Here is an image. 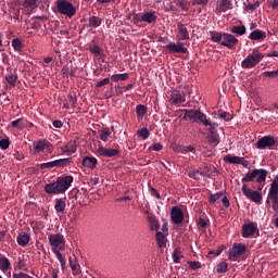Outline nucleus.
I'll return each instance as SVG.
<instances>
[{
  "label": "nucleus",
  "mask_w": 278,
  "mask_h": 278,
  "mask_svg": "<svg viewBox=\"0 0 278 278\" xmlns=\"http://www.w3.org/2000/svg\"><path fill=\"white\" fill-rule=\"evenodd\" d=\"M150 149H153L155 152H160L161 149H163V144H161V142H155V144H152Z\"/></svg>",
  "instance_id": "nucleus-52"
},
{
  "label": "nucleus",
  "mask_w": 278,
  "mask_h": 278,
  "mask_svg": "<svg viewBox=\"0 0 278 278\" xmlns=\"http://www.w3.org/2000/svg\"><path fill=\"white\" fill-rule=\"evenodd\" d=\"M74 182L72 174H66L65 177H58L55 182H48L45 185L46 193H65V190L71 188Z\"/></svg>",
  "instance_id": "nucleus-3"
},
{
  "label": "nucleus",
  "mask_w": 278,
  "mask_h": 278,
  "mask_svg": "<svg viewBox=\"0 0 278 278\" xmlns=\"http://www.w3.org/2000/svg\"><path fill=\"white\" fill-rule=\"evenodd\" d=\"M182 256L184 255H182L181 248H175L172 254L173 262H175L176 264H179L181 262Z\"/></svg>",
  "instance_id": "nucleus-28"
},
{
  "label": "nucleus",
  "mask_w": 278,
  "mask_h": 278,
  "mask_svg": "<svg viewBox=\"0 0 278 278\" xmlns=\"http://www.w3.org/2000/svg\"><path fill=\"white\" fill-rule=\"evenodd\" d=\"M12 46L15 49V51H23L24 42L21 40V37H14L12 40Z\"/></svg>",
  "instance_id": "nucleus-30"
},
{
  "label": "nucleus",
  "mask_w": 278,
  "mask_h": 278,
  "mask_svg": "<svg viewBox=\"0 0 278 278\" xmlns=\"http://www.w3.org/2000/svg\"><path fill=\"white\" fill-rule=\"evenodd\" d=\"M60 275V270H58V268H53V270H51V278H59Z\"/></svg>",
  "instance_id": "nucleus-60"
},
{
  "label": "nucleus",
  "mask_w": 278,
  "mask_h": 278,
  "mask_svg": "<svg viewBox=\"0 0 278 278\" xmlns=\"http://www.w3.org/2000/svg\"><path fill=\"white\" fill-rule=\"evenodd\" d=\"M267 175V168H252V170L247 172L244 177H242L243 195H247V199L260 204L263 199L262 190L266 185Z\"/></svg>",
  "instance_id": "nucleus-1"
},
{
  "label": "nucleus",
  "mask_w": 278,
  "mask_h": 278,
  "mask_svg": "<svg viewBox=\"0 0 278 278\" xmlns=\"http://www.w3.org/2000/svg\"><path fill=\"white\" fill-rule=\"evenodd\" d=\"M278 146V139H275V136H263L262 139L256 141L257 149H271L273 147Z\"/></svg>",
  "instance_id": "nucleus-12"
},
{
  "label": "nucleus",
  "mask_w": 278,
  "mask_h": 278,
  "mask_svg": "<svg viewBox=\"0 0 278 278\" xmlns=\"http://www.w3.org/2000/svg\"><path fill=\"white\" fill-rule=\"evenodd\" d=\"M54 210L56 212H64L66 210V202L64 199H56L54 204Z\"/></svg>",
  "instance_id": "nucleus-29"
},
{
  "label": "nucleus",
  "mask_w": 278,
  "mask_h": 278,
  "mask_svg": "<svg viewBox=\"0 0 278 278\" xmlns=\"http://www.w3.org/2000/svg\"><path fill=\"white\" fill-rule=\"evenodd\" d=\"M227 262H219V265H217V273H227Z\"/></svg>",
  "instance_id": "nucleus-41"
},
{
  "label": "nucleus",
  "mask_w": 278,
  "mask_h": 278,
  "mask_svg": "<svg viewBox=\"0 0 278 278\" xmlns=\"http://www.w3.org/2000/svg\"><path fill=\"white\" fill-rule=\"evenodd\" d=\"M266 204H271L273 210H278V179H273L268 189Z\"/></svg>",
  "instance_id": "nucleus-6"
},
{
  "label": "nucleus",
  "mask_w": 278,
  "mask_h": 278,
  "mask_svg": "<svg viewBox=\"0 0 278 278\" xmlns=\"http://www.w3.org/2000/svg\"><path fill=\"white\" fill-rule=\"evenodd\" d=\"M70 267L72 269H78L79 265H78V262H77V258H73L72 256H70Z\"/></svg>",
  "instance_id": "nucleus-45"
},
{
  "label": "nucleus",
  "mask_w": 278,
  "mask_h": 278,
  "mask_svg": "<svg viewBox=\"0 0 278 278\" xmlns=\"http://www.w3.org/2000/svg\"><path fill=\"white\" fill-rule=\"evenodd\" d=\"M152 229H154L156 232L160 229V220H152Z\"/></svg>",
  "instance_id": "nucleus-59"
},
{
  "label": "nucleus",
  "mask_w": 278,
  "mask_h": 278,
  "mask_svg": "<svg viewBox=\"0 0 278 278\" xmlns=\"http://www.w3.org/2000/svg\"><path fill=\"white\" fill-rule=\"evenodd\" d=\"M264 75H265L267 78H275L276 75H278V71H265V72H264Z\"/></svg>",
  "instance_id": "nucleus-50"
},
{
  "label": "nucleus",
  "mask_w": 278,
  "mask_h": 278,
  "mask_svg": "<svg viewBox=\"0 0 278 278\" xmlns=\"http://www.w3.org/2000/svg\"><path fill=\"white\" fill-rule=\"evenodd\" d=\"M98 157L86 155L83 157V166L85 168H97Z\"/></svg>",
  "instance_id": "nucleus-20"
},
{
  "label": "nucleus",
  "mask_w": 278,
  "mask_h": 278,
  "mask_svg": "<svg viewBox=\"0 0 278 278\" xmlns=\"http://www.w3.org/2000/svg\"><path fill=\"white\" fill-rule=\"evenodd\" d=\"M10 144H11L10 139H1L0 140V148L1 149H9Z\"/></svg>",
  "instance_id": "nucleus-46"
},
{
  "label": "nucleus",
  "mask_w": 278,
  "mask_h": 278,
  "mask_svg": "<svg viewBox=\"0 0 278 278\" xmlns=\"http://www.w3.org/2000/svg\"><path fill=\"white\" fill-rule=\"evenodd\" d=\"M219 116H220V119H225L226 122H229L230 119H232V116L231 114H229V111H222Z\"/></svg>",
  "instance_id": "nucleus-43"
},
{
  "label": "nucleus",
  "mask_w": 278,
  "mask_h": 278,
  "mask_svg": "<svg viewBox=\"0 0 278 278\" xmlns=\"http://www.w3.org/2000/svg\"><path fill=\"white\" fill-rule=\"evenodd\" d=\"M106 84H110V78H102L96 86H105Z\"/></svg>",
  "instance_id": "nucleus-58"
},
{
  "label": "nucleus",
  "mask_w": 278,
  "mask_h": 278,
  "mask_svg": "<svg viewBox=\"0 0 278 278\" xmlns=\"http://www.w3.org/2000/svg\"><path fill=\"white\" fill-rule=\"evenodd\" d=\"M18 78V73L14 71L13 73H7L5 80H8V84L11 86H16V80Z\"/></svg>",
  "instance_id": "nucleus-26"
},
{
  "label": "nucleus",
  "mask_w": 278,
  "mask_h": 278,
  "mask_svg": "<svg viewBox=\"0 0 278 278\" xmlns=\"http://www.w3.org/2000/svg\"><path fill=\"white\" fill-rule=\"evenodd\" d=\"M222 195H224L223 191H218L217 193H211L208 201L211 204H215L218 199H222Z\"/></svg>",
  "instance_id": "nucleus-37"
},
{
  "label": "nucleus",
  "mask_w": 278,
  "mask_h": 278,
  "mask_svg": "<svg viewBox=\"0 0 278 278\" xmlns=\"http://www.w3.org/2000/svg\"><path fill=\"white\" fill-rule=\"evenodd\" d=\"M222 202L224 206H230V199L228 195H223Z\"/></svg>",
  "instance_id": "nucleus-56"
},
{
  "label": "nucleus",
  "mask_w": 278,
  "mask_h": 278,
  "mask_svg": "<svg viewBox=\"0 0 278 278\" xmlns=\"http://www.w3.org/2000/svg\"><path fill=\"white\" fill-rule=\"evenodd\" d=\"M28 242H30V235H28L27 231H22L21 235H17L18 245L25 247L28 245Z\"/></svg>",
  "instance_id": "nucleus-23"
},
{
  "label": "nucleus",
  "mask_w": 278,
  "mask_h": 278,
  "mask_svg": "<svg viewBox=\"0 0 278 278\" xmlns=\"http://www.w3.org/2000/svg\"><path fill=\"white\" fill-rule=\"evenodd\" d=\"M177 27V38L179 41L168 42L167 46H165L166 51H168V53H188V48L185 46V42H182V40H190L188 28L181 21H178Z\"/></svg>",
  "instance_id": "nucleus-2"
},
{
  "label": "nucleus",
  "mask_w": 278,
  "mask_h": 278,
  "mask_svg": "<svg viewBox=\"0 0 278 278\" xmlns=\"http://www.w3.org/2000/svg\"><path fill=\"white\" fill-rule=\"evenodd\" d=\"M208 141H211V143H215L216 141H218L217 129L213 130L212 136H208Z\"/></svg>",
  "instance_id": "nucleus-47"
},
{
  "label": "nucleus",
  "mask_w": 278,
  "mask_h": 278,
  "mask_svg": "<svg viewBox=\"0 0 278 278\" xmlns=\"http://www.w3.org/2000/svg\"><path fill=\"white\" fill-rule=\"evenodd\" d=\"M39 1L40 0H24L23 7H26V9H29L30 7L31 10H35L36 7L39 5Z\"/></svg>",
  "instance_id": "nucleus-34"
},
{
  "label": "nucleus",
  "mask_w": 278,
  "mask_h": 278,
  "mask_svg": "<svg viewBox=\"0 0 278 278\" xmlns=\"http://www.w3.org/2000/svg\"><path fill=\"white\" fill-rule=\"evenodd\" d=\"M47 140L36 141V144H34L35 152H43L47 147Z\"/></svg>",
  "instance_id": "nucleus-33"
},
{
  "label": "nucleus",
  "mask_w": 278,
  "mask_h": 278,
  "mask_svg": "<svg viewBox=\"0 0 278 278\" xmlns=\"http://www.w3.org/2000/svg\"><path fill=\"white\" fill-rule=\"evenodd\" d=\"M2 62L4 64H10V56L8 54H2Z\"/></svg>",
  "instance_id": "nucleus-63"
},
{
  "label": "nucleus",
  "mask_w": 278,
  "mask_h": 278,
  "mask_svg": "<svg viewBox=\"0 0 278 278\" xmlns=\"http://www.w3.org/2000/svg\"><path fill=\"white\" fill-rule=\"evenodd\" d=\"M231 4V0H218L216 10L218 12H227V10H230Z\"/></svg>",
  "instance_id": "nucleus-24"
},
{
  "label": "nucleus",
  "mask_w": 278,
  "mask_h": 278,
  "mask_svg": "<svg viewBox=\"0 0 278 278\" xmlns=\"http://www.w3.org/2000/svg\"><path fill=\"white\" fill-rule=\"evenodd\" d=\"M257 225L251 220L249 224L242 226V237H252L257 231Z\"/></svg>",
  "instance_id": "nucleus-16"
},
{
  "label": "nucleus",
  "mask_w": 278,
  "mask_h": 278,
  "mask_svg": "<svg viewBox=\"0 0 278 278\" xmlns=\"http://www.w3.org/2000/svg\"><path fill=\"white\" fill-rule=\"evenodd\" d=\"M56 8L62 15H66L67 17H73V15H76L77 12L73 2H67V0H58Z\"/></svg>",
  "instance_id": "nucleus-9"
},
{
  "label": "nucleus",
  "mask_w": 278,
  "mask_h": 278,
  "mask_svg": "<svg viewBox=\"0 0 278 278\" xmlns=\"http://www.w3.org/2000/svg\"><path fill=\"white\" fill-rule=\"evenodd\" d=\"M206 122H207L206 126L210 127V134L211 136H213L214 130L217 129L218 127L217 122H210V119H207V116H206Z\"/></svg>",
  "instance_id": "nucleus-39"
},
{
  "label": "nucleus",
  "mask_w": 278,
  "mask_h": 278,
  "mask_svg": "<svg viewBox=\"0 0 278 278\" xmlns=\"http://www.w3.org/2000/svg\"><path fill=\"white\" fill-rule=\"evenodd\" d=\"M198 226H200L201 229H205V226H207L205 218H199Z\"/></svg>",
  "instance_id": "nucleus-55"
},
{
  "label": "nucleus",
  "mask_w": 278,
  "mask_h": 278,
  "mask_svg": "<svg viewBox=\"0 0 278 278\" xmlns=\"http://www.w3.org/2000/svg\"><path fill=\"white\" fill-rule=\"evenodd\" d=\"M269 5L273 8V10H277L278 0H271V2H269Z\"/></svg>",
  "instance_id": "nucleus-64"
},
{
  "label": "nucleus",
  "mask_w": 278,
  "mask_h": 278,
  "mask_svg": "<svg viewBox=\"0 0 278 278\" xmlns=\"http://www.w3.org/2000/svg\"><path fill=\"white\" fill-rule=\"evenodd\" d=\"M90 51L94 54V56H100L101 46H91Z\"/></svg>",
  "instance_id": "nucleus-44"
},
{
  "label": "nucleus",
  "mask_w": 278,
  "mask_h": 278,
  "mask_svg": "<svg viewBox=\"0 0 278 278\" xmlns=\"http://www.w3.org/2000/svg\"><path fill=\"white\" fill-rule=\"evenodd\" d=\"M73 157H59L58 161H48V163H40V168H64L71 166Z\"/></svg>",
  "instance_id": "nucleus-10"
},
{
  "label": "nucleus",
  "mask_w": 278,
  "mask_h": 278,
  "mask_svg": "<svg viewBox=\"0 0 278 278\" xmlns=\"http://www.w3.org/2000/svg\"><path fill=\"white\" fill-rule=\"evenodd\" d=\"M210 36L213 42H220V46L226 48H236L239 43V39L235 36L233 31L229 34V31L211 30Z\"/></svg>",
  "instance_id": "nucleus-4"
},
{
  "label": "nucleus",
  "mask_w": 278,
  "mask_h": 278,
  "mask_svg": "<svg viewBox=\"0 0 278 278\" xmlns=\"http://www.w3.org/2000/svg\"><path fill=\"white\" fill-rule=\"evenodd\" d=\"M156 242L159 248H166L167 245V237L163 235V231L156 232Z\"/></svg>",
  "instance_id": "nucleus-25"
},
{
  "label": "nucleus",
  "mask_w": 278,
  "mask_h": 278,
  "mask_svg": "<svg viewBox=\"0 0 278 278\" xmlns=\"http://www.w3.org/2000/svg\"><path fill=\"white\" fill-rule=\"evenodd\" d=\"M48 240L50 242L53 253H55V251H59V249L60 251H65L66 240L64 235H48Z\"/></svg>",
  "instance_id": "nucleus-8"
},
{
  "label": "nucleus",
  "mask_w": 278,
  "mask_h": 278,
  "mask_svg": "<svg viewBox=\"0 0 278 278\" xmlns=\"http://www.w3.org/2000/svg\"><path fill=\"white\" fill-rule=\"evenodd\" d=\"M101 18H98L97 15H90L88 26H90L92 29H97L98 26H101Z\"/></svg>",
  "instance_id": "nucleus-27"
},
{
  "label": "nucleus",
  "mask_w": 278,
  "mask_h": 278,
  "mask_svg": "<svg viewBox=\"0 0 278 278\" xmlns=\"http://www.w3.org/2000/svg\"><path fill=\"white\" fill-rule=\"evenodd\" d=\"M169 101L173 105H181V103H186V94L181 92H172Z\"/></svg>",
  "instance_id": "nucleus-18"
},
{
  "label": "nucleus",
  "mask_w": 278,
  "mask_h": 278,
  "mask_svg": "<svg viewBox=\"0 0 278 278\" xmlns=\"http://www.w3.org/2000/svg\"><path fill=\"white\" fill-rule=\"evenodd\" d=\"M170 218L173 223H184V210H181V207H178V205H175V207H172L170 210Z\"/></svg>",
  "instance_id": "nucleus-15"
},
{
  "label": "nucleus",
  "mask_w": 278,
  "mask_h": 278,
  "mask_svg": "<svg viewBox=\"0 0 278 278\" xmlns=\"http://www.w3.org/2000/svg\"><path fill=\"white\" fill-rule=\"evenodd\" d=\"M224 160L226 163H240L241 166L248 168L250 166L249 161L245 157H240L239 155H225Z\"/></svg>",
  "instance_id": "nucleus-17"
},
{
  "label": "nucleus",
  "mask_w": 278,
  "mask_h": 278,
  "mask_svg": "<svg viewBox=\"0 0 278 278\" xmlns=\"http://www.w3.org/2000/svg\"><path fill=\"white\" fill-rule=\"evenodd\" d=\"M63 122L62 119H54L53 121V127H63Z\"/></svg>",
  "instance_id": "nucleus-61"
},
{
  "label": "nucleus",
  "mask_w": 278,
  "mask_h": 278,
  "mask_svg": "<svg viewBox=\"0 0 278 278\" xmlns=\"http://www.w3.org/2000/svg\"><path fill=\"white\" fill-rule=\"evenodd\" d=\"M204 172H189V177H191L192 179H201V177H203Z\"/></svg>",
  "instance_id": "nucleus-42"
},
{
  "label": "nucleus",
  "mask_w": 278,
  "mask_h": 278,
  "mask_svg": "<svg viewBox=\"0 0 278 278\" xmlns=\"http://www.w3.org/2000/svg\"><path fill=\"white\" fill-rule=\"evenodd\" d=\"M12 127H17L18 130H23L25 125L22 118L13 119L11 122Z\"/></svg>",
  "instance_id": "nucleus-38"
},
{
  "label": "nucleus",
  "mask_w": 278,
  "mask_h": 278,
  "mask_svg": "<svg viewBox=\"0 0 278 278\" xmlns=\"http://www.w3.org/2000/svg\"><path fill=\"white\" fill-rule=\"evenodd\" d=\"M182 119H190L192 122H202L203 125H207L206 114L203 111L197 109H185Z\"/></svg>",
  "instance_id": "nucleus-7"
},
{
  "label": "nucleus",
  "mask_w": 278,
  "mask_h": 278,
  "mask_svg": "<svg viewBox=\"0 0 278 278\" xmlns=\"http://www.w3.org/2000/svg\"><path fill=\"white\" fill-rule=\"evenodd\" d=\"M129 73H114L111 76L112 80H128Z\"/></svg>",
  "instance_id": "nucleus-31"
},
{
  "label": "nucleus",
  "mask_w": 278,
  "mask_h": 278,
  "mask_svg": "<svg viewBox=\"0 0 278 278\" xmlns=\"http://www.w3.org/2000/svg\"><path fill=\"white\" fill-rule=\"evenodd\" d=\"M247 251V245L244 242H235L232 248H229L228 257L236 262L239 256H243V253Z\"/></svg>",
  "instance_id": "nucleus-11"
},
{
  "label": "nucleus",
  "mask_w": 278,
  "mask_h": 278,
  "mask_svg": "<svg viewBox=\"0 0 278 278\" xmlns=\"http://www.w3.org/2000/svg\"><path fill=\"white\" fill-rule=\"evenodd\" d=\"M152 195H156V199H161V193H159L156 188H150Z\"/></svg>",
  "instance_id": "nucleus-62"
},
{
  "label": "nucleus",
  "mask_w": 278,
  "mask_h": 278,
  "mask_svg": "<svg viewBox=\"0 0 278 278\" xmlns=\"http://www.w3.org/2000/svg\"><path fill=\"white\" fill-rule=\"evenodd\" d=\"M134 21H146L147 23H155L157 21V15L155 11H147V13H142L141 15H134Z\"/></svg>",
  "instance_id": "nucleus-13"
},
{
  "label": "nucleus",
  "mask_w": 278,
  "mask_h": 278,
  "mask_svg": "<svg viewBox=\"0 0 278 278\" xmlns=\"http://www.w3.org/2000/svg\"><path fill=\"white\" fill-rule=\"evenodd\" d=\"M137 116H140L141 119H143L144 114H147V105L139 104L136 105Z\"/></svg>",
  "instance_id": "nucleus-35"
},
{
  "label": "nucleus",
  "mask_w": 278,
  "mask_h": 278,
  "mask_svg": "<svg viewBox=\"0 0 278 278\" xmlns=\"http://www.w3.org/2000/svg\"><path fill=\"white\" fill-rule=\"evenodd\" d=\"M13 278H28V273H13Z\"/></svg>",
  "instance_id": "nucleus-53"
},
{
  "label": "nucleus",
  "mask_w": 278,
  "mask_h": 278,
  "mask_svg": "<svg viewBox=\"0 0 278 278\" xmlns=\"http://www.w3.org/2000/svg\"><path fill=\"white\" fill-rule=\"evenodd\" d=\"M0 269H2L3 273H8L9 276L11 277L12 265L8 256H0Z\"/></svg>",
  "instance_id": "nucleus-19"
},
{
  "label": "nucleus",
  "mask_w": 278,
  "mask_h": 278,
  "mask_svg": "<svg viewBox=\"0 0 278 278\" xmlns=\"http://www.w3.org/2000/svg\"><path fill=\"white\" fill-rule=\"evenodd\" d=\"M250 40H265L267 37L266 31H263L262 29H253V31L249 35Z\"/></svg>",
  "instance_id": "nucleus-22"
},
{
  "label": "nucleus",
  "mask_w": 278,
  "mask_h": 278,
  "mask_svg": "<svg viewBox=\"0 0 278 278\" xmlns=\"http://www.w3.org/2000/svg\"><path fill=\"white\" fill-rule=\"evenodd\" d=\"M62 152H67L68 155H73V153L77 152V141L71 140L64 147H61Z\"/></svg>",
  "instance_id": "nucleus-21"
},
{
  "label": "nucleus",
  "mask_w": 278,
  "mask_h": 278,
  "mask_svg": "<svg viewBox=\"0 0 278 278\" xmlns=\"http://www.w3.org/2000/svg\"><path fill=\"white\" fill-rule=\"evenodd\" d=\"M180 152H195V147H193V144H188L187 147H182Z\"/></svg>",
  "instance_id": "nucleus-49"
},
{
  "label": "nucleus",
  "mask_w": 278,
  "mask_h": 278,
  "mask_svg": "<svg viewBox=\"0 0 278 278\" xmlns=\"http://www.w3.org/2000/svg\"><path fill=\"white\" fill-rule=\"evenodd\" d=\"M231 31L233 33L235 37H236V35H239V36L245 35L247 26H244V25H242V26H232Z\"/></svg>",
  "instance_id": "nucleus-32"
},
{
  "label": "nucleus",
  "mask_w": 278,
  "mask_h": 278,
  "mask_svg": "<svg viewBox=\"0 0 278 278\" xmlns=\"http://www.w3.org/2000/svg\"><path fill=\"white\" fill-rule=\"evenodd\" d=\"M98 153L102 157H116L119 155L121 150H114V148H108L100 144L98 147Z\"/></svg>",
  "instance_id": "nucleus-14"
},
{
  "label": "nucleus",
  "mask_w": 278,
  "mask_h": 278,
  "mask_svg": "<svg viewBox=\"0 0 278 278\" xmlns=\"http://www.w3.org/2000/svg\"><path fill=\"white\" fill-rule=\"evenodd\" d=\"M138 136H141V138H143V140H146V138H149L150 136V130L149 128H141L140 130L137 131Z\"/></svg>",
  "instance_id": "nucleus-40"
},
{
  "label": "nucleus",
  "mask_w": 278,
  "mask_h": 278,
  "mask_svg": "<svg viewBox=\"0 0 278 278\" xmlns=\"http://www.w3.org/2000/svg\"><path fill=\"white\" fill-rule=\"evenodd\" d=\"M67 97H68L70 103H72V105L75 106L76 103H77V98H76V96L70 93V94H67Z\"/></svg>",
  "instance_id": "nucleus-54"
},
{
  "label": "nucleus",
  "mask_w": 278,
  "mask_h": 278,
  "mask_svg": "<svg viewBox=\"0 0 278 278\" xmlns=\"http://www.w3.org/2000/svg\"><path fill=\"white\" fill-rule=\"evenodd\" d=\"M189 267L191 269H199L200 267H202L201 262H189Z\"/></svg>",
  "instance_id": "nucleus-51"
},
{
  "label": "nucleus",
  "mask_w": 278,
  "mask_h": 278,
  "mask_svg": "<svg viewBox=\"0 0 278 278\" xmlns=\"http://www.w3.org/2000/svg\"><path fill=\"white\" fill-rule=\"evenodd\" d=\"M262 59H264V54H262V51H260L258 48H254L252 53L242 60L241 67L243 68L255 67L256 64L262 62Z\"/></svg>",
  "instance_id": "nucleus-5"
},
{
  "label": "nucleus",
  "mask_w": 278,
  "mask_h": 278,
  "mask_svg": "<svg viewBox=\"0 0 278 278\" xmlns=\"http://www.w3.org/2000/svg\"><path fill=\"white\" fill-rule=\"evenodd\" d=\"M54 253H55V256L59 260V262H61V264H65V258H63L61 248H59L58 251H54Z\"/></svg>",
  "instance_id": "nucleus-48"
},
{
  "label": "nucleus",
  "mask_w": 278,
  "mask_h": 278,
  "mask_svg": "<svg viewBox=\"0 0 278 278\" xmlns=\"http://www.w3.org/2000/svg\"><path fill=\"white\" fill-rule=\"evenodd\" d=\"M177 5L180 7L181 10H188L187 2H184V0H178Z\"/></svg>",
  "instance_id": "nucleus-57"
},
{
  "label": "nucleus",
  "mask_w": 278,
  "mask_h": 278,
  "mask_svg": "<svg viewBox=\"0 0 278 278\" xmlns=\"http://www.w3.org/2000/svg\"><path fill=\"white\" fill-rule=\"evenodd\" d=\"M111 135L112 130L110 128H103L100 132V138L102 141H108Z\"/></svg>",
  "instance_id": "nucleus-36"
}]
</instances>
